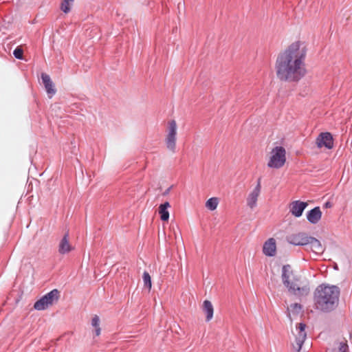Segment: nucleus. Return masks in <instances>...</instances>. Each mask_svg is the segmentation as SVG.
I'll use <instances>...</instances> for the list:
<instances>
[{
    "mask_svg": "<svg viewBox=\"0 0 352 352\" xmlns=\"http://www.w3.org/2000/svg\"><path fill=\"white\" fill-rule=\"evenodd\" d=\"M340 288L335 285H319L314 292L316 307L323 312L334 310L339 302Z\"/></svg>",
    "mask_w": 352,
    "mask_h": 352,
    "instance_id": "obj_1",
    "label": "nucleus"
},
{
    "mask_svg": "<svg viewBox=\"0 0 352 352\" xmlns=\"http://www.w3.org/2000/svg\"><path fill=\"white\" fill-rule=\"evenodd\" d=\"M289 267L290 266L287 265V293L300 300L309 295V284L305 278L294 274L292 271L289 272Z\"/></svg>",
    "mask_w": 352,
    "mask_h": 352,
    "instance_id": "obj_2",
    "label": "nucleus"
},
{
    "mask_svg": "<svg viewBox=\"0 0 352 352\" xmlns=\"http://www.w3.org/2000/svg\"><path fill=\"white\" fill-rule=\"evenodd\" d=\"M306 74L305 61L287 58V81L297 82Z\"/></svg>",
    "mask_w": 352,
    "mask_h": 352,
    "instance_id": "obj_3",
    "label": "nucleus"
},
{
    "mask_svg": "<svg viewBox=\"0 0 352 352\" xmlns=\"http://www.w3.org/2000/svg\"><path fill=\"white\" fill-rule=\"evenodd\" d=\"M286 151L281 146H275L271 151V156L267 162V166L271 168H280L286 162Z\"/></svg>",
    "mask_w": 352,
    "mask_h": 352,
    "instance_id": "obj_4",
    "label": "nucleus"
},
{
    "mask_svg": "<svg viewBox=\"0 0 352 352\" xmlns=\"http://www.w3.org/2000/svg\"><path fill=\"white\" fill-rule=\"evenodd\" d=\"M307 54V48L304 43L296 41L292 43L287 49V58L289 60H298L305 61Z\"/></svg>",
    "mask_w": 352,
    "mask_h": 352,
    "instance_id": "obj_5",
    "label": "nucleus"
},
{
    "mask_svg": "<svg viewBox=\"0 0 352 352\" xmlns=\"http://www.w3.org/2000/svg\"><path fill=\"white\" fill-rule=\"evenodd\" d=\"M58 298L59 292L58 289H54L36 301L34 305V308L38 311L45 310L47 309L49 306L52 305L54 302H56Z\"/></svg>",
    "mask_w": 352,
    "mask_h": 352,
    "instance_id": "obj_6",
    "label": "nucleus"
},
{
    "mask_svg": "<svg viewBox=\"0 0 352 352\" xmlns=\"http://www.w3.org/2000/svg\"><path fill=\"white\" fill-rule=\"evenodd\" d=\"M168 133L166 137L165 142L167 148L173 153H175L177 140V124L175 120L168 122Z\"/></svg>",
    "mask_w": 352,
    "mask_h": 352,
    "instance_id": "obj_7",
    "label": "nucleus"
},
{
    "mask_svg": "<svg viewBox=\"0 0 352 352\" xmlns=\"http://www.w3.org/2000/svg\"><path fill=\"white\" fill-rule=\"evenodd\" d=\"M276 74L278 78L281 80H286V51L280 53L277 58L276 64Z\"/></svg>",
    "mask_w": 352,
    "mask_h": 352,
    "instance_id": "obj_8",
    "label": "nucleus"
},
{
    "mask_svg": "<svg viewBox=\"0 0 352 352\" xmlns=\"http://www.w3.org/2000/svg\"><path fill=\"white\" fill-rule=\"evenodd\" d=\"M306 325L304 323H299L298 326L296 328V331H298L297 335L296 336V343L292 344L293 349L296 351V352H300L301 347L305 340L307 337V333L305 332Z\"/></svg>",
    "mask_w": 352,
    "mask_h": 352,
    "instance_id": "obj_9",
    "label": "nucleus"
},
{
    "mask_svg": "<svg viewBox=\"0 0 352 352\" xmlns=\"http://www.w3.org/2000/svg\"><path fill=\"white\" fill-rule=\"evenodd\" d=\"M316 144L318 148H332L333 146V139L331 134L329 132L320 133L316 139Z\"/></svg>",
    "mask_w": 352,
    "mask_h": 352,
    "instance_id": "obj_10",
    "label": "nucleus"
},
{
    "mask_svg": "<svg viewBox=\"0 0 352 352\" xmlns=\"http://www.w3.org/2000/svg\"><path fill=\"white\" fill-rule=\"evenodd\" d=\"M307 206V202L300 200L293 201L289 204V212L295 217H300Z\"/></svg>",
    "mask_w": 352,
    "mask_h": 352,
    "instance_id": "obj_11",
    "label": "nucleus"
},
{
    "mask_svg": "<svg viewBox=\"0 0 352 352\" xmlns=\"http://www.w3.org/2000/svg\"><path fill=\"white\" fill-rule=\"evenodd\" d=\"M261 179L259 178L256 186L247 198V205L252 209L256 206L258 197L261 192Z\"/></svg>",
    "mask_w": 352,
    "mask_h": 352,
    "instance_id": "obj_12",
    "label": "nucleus"
},
{
    "mask_svg": "<svg viewBox=\"0 0 352 352\" xmlns=\"http://www.w3.org/2000/svg\"><path fill=\"white\" fill-rule=\"evenodd\" d=\"M276 251V240L274 238L268 239L263 244V253L267 256H274Z\"/></svg>",
    "mask_w": 352,
    "mask_h": 352,
    "instance_id": "obj_13",
    "label": "nucleus"
},
{
    "mask_svg": "<svg viewBox=\"0 0 352 352\" xmlns=\"http://www.w3.org/2000/svg\"><path fill=\"white\" fill-rule=\"evenodd\" d=\"M74 248L69 241V233L66 232L58 244V252L60 254H66L73 250Z\"/></svg>",
    "mask_w": 352,
    "mask_h": 352,
    "instance_id": "obj_14",
    "label": "nucleus"
},
{
    "mask_svg": "<svg viewBox=\"0 0 352 352\" xmlns=\"http://www.w3.org/2000/svg\"><path fill=\"white\" fill-rule=\"evenodd\" d=\"M41 79L42 82L45 86V89L46 90V92L50 96V97H52L56 94V89L54 88V84L52 81L50 76L45 74L42 73L41 74Z\"/></svg>",
    "mask_w": 352,
    "mask_h": 352,
    "instance_id": "obj_15",
    "label": "nucleus"
},
{
    "mask_svg": "<svg viewBox=\"0 0 352 352\" xmlns=\"http://www.w3.org/2000/svg\"><path fill=\"white\" fill-rule=\"evenodd\" d=\"M322 217V212L320 207L316 206L307 213V219L311 224L318 223Z\"/></svg>",
    "mask_w": 352,
    "mask_h": 352,
    "instance_id": "obj_16",
    "label": "nucleus"
},
{
    "mask_svg": "<svg viewBox=\"0 0 352 352\" xmlns=\"http://www.w3.org/2000/svg\"><path fill=\"white\" fill-rule=\"evenodd\" d=\"M309 237L305 233H299L290 237L289 243L294 245H307L309 243Z\"/></svg>",
    "mask_w": 352,
    "mask_h": 352,
    "instance_id": "obj_17",
    "label": "nucleus"
},
{
    "mask_svg": "<svg viewBox=\"0 0 352 352\" xmlns=\"http://www.w3.org/2000/svg\"><path fill=\"white\" fill-rule=\"evenodd\" d=\"M311 250L316 254H321L324 252V248L320 241L314 237H309V243Z\"/></svg>",
    "mask_w": 352,
    "mask_h": 352,
    "instance_id": "obj_18",
    "label": "nucleus"
},
{
    "mask_svg": "<svg viewBox=\"0 0 352 352\" xmlns=\"http://www.w3.org/2000/svg\"><path fill=\"white\" fill-rule=\"evenodd\" d=\"M170 204L168 201L162 204L159 207V213L160 214V219L163 221H166L169 219V212L168 208L170 207Z\"/></svg>",
    "mask_w": 352,
    "mask_h": 352,
    "instance_id": "obj_19",
    "label": "nucleus"
},
{
    "mask_svg": "<svg viewBox=\"0 0 352 352\" xmlns=\"http://www.w3.org/2000/svg\"><path fill=\"white\" fill-rule=\"evenodd\" d=\"M203 309L206 314V321H210L212 318L214 313L213 306L211 302L208 300H204L203 304Z\"/></svg>",
    "mask_w": 352,
    "mask_h": 352,
    "instance_id": "obj_20",
    "label": "nucleus"
},
{
    "mask_svg": "<svg viewBox=\"0 0 352 352\" xmlns=\"http://www.w3.org/2000/svg\"><path fill=\"white\" fill-rule=\"evenodd\" d=\"M337 348H335L332 352H349V345L346 340L336 343Z\"/></svg>",
    "mask_w": 352,
    "mask_h": 352,
    "instance_id": "obj_21",
    "label": "nucleus"
},
{
    "mask_svg": "<svg viewBox=\"0 0 352 352\" xmlns=\"http://www.w3.org/2000/svg\"><path fill=\"white\" fill-rule=\"evenodd\" d=\"M74 0H63L60 3V10L65 14H67L71 10Z\"/></svg>",
    "mask_w": 352,
    "mask_h": 352,
    "instance_id": "obj_22",
    "label": "nucleus"
},
{
    "mask_svg": "<svg viewBox=\"0 0 352 352\" xmlns=\"http://www.w3.org/2000/svg\"><path fill=\"white\" fill-rule=\"evenodd\" d=\"M218 203H219V201L217 197H211L209 199H208V201H206V206L208 209H210L211 210H214L217 208V207L218 206Z\"/></svg>",
    "mask_w": 352,
    "mask_h": 352,
    "instance_id": "obj_23",
    "label": "nucleus"
},
{
    "mask_svg": "<svg viewBox=\"0 0 352 352\" xmlns=\"http://www.w3.org/2000/svg\"><path fill=\"white\" fill-rule=\"evenodd\" d=\"M143 281L144 285L146 287H147L148 289L151 288L152 283H151V278L148 272L146 271H144L143 273Z\"/></svg>",
    "mask_w": 352,
    "mask_h": 352,
    "instance_id": "obj_24",
    "label": "nucleus"
},
{
    "mask_svg": "<svg viewBox=\"0 0 352 352\" xmlns=\"http://www.w3.org/2000/svg\"><path fill=\"white\" fill-rule=\"evenodd\" d=\"M23 50L19 47H16L13 52V54H14V57L19 60L23 59Z\"/></svg>",
    "mask_w": 352,
    "mask_h": 352,
    "instance_id": "obj_25",
    "label": "nucleus"
},
{
    "mask_svg": "<svg viewBox=\"0 0 352 352\" xmlns=\"http://www.w3.org/2000/svg\"><path fill=\"white\" fill-rule=\"evenodd\" d=\"M91 325L95 328L100 327V318L97 315H95L93 317L91 320Z\"/></svg>",
    "mask_w": 352,
    "mask_h": 352,
    "instance_id": "obj_26",
    "label": "nucleus"
},
{
    "mask_svg": "<svg viewBox=\"0 0 352 352\" xmlns=\"http://www.w3.org/2000/svg\"><path fill=\"white\" fill-rule=\"evenodd\" d=\"M292 311L298 314L302 309V306L299 303H294L292 305Z\"/></svg>",
    "mask_w": 352,
    "mask_h": 352,
    "instance_id": "obj_27",
    "label": "nucleus"
},
{
    "mask_svg": "<svg viewBox=\"0 0 352 352\" xmlns=\"http://www.w3.org/2000/svg\"><path fill=\"white\" fill-rule=\"evenodd\" d=\"M282 280L284 285H286V265L282 267Z\"/></svg>",
    "mask_w": 352,
    "mask_h": 352,
    "instance_id": "obj_28",
    "label": "nucleus"
},
{
    "mask_svg": "<svg viewBox=\"0 0 352 352\" xmlns=\"http://www.w3.org/2000/svg\"><path fill=\"white\" fill-rule=\"evenodd\" d=\"M101 329L100 327L95 328V334L96 336H98L100 334Z\"/></svg>",
    "mask_w": 352,
    "mask_h": 352,
    "instance_id": "obj_29",
    "label": "nucleus"
},
{
    "mask_svg": "<svg viewBox=\"0 0 352 352\" xmlns=\"http://www.w3.org/2000/svg\"><path fill=\"white\" fill-rule=\"evenodd\" d=\"M324 206L325 208H329L331 206V204L330 202H327L325 204H324Z\"/></svg>",
    "mask_w": 352,
    "mask_h": 352,
    "instance_id": "obj_30",
    "label": "nucleus"
},
{
    "mask_svg": "<svg viewBox=\"0 0 352 352\" xmlns=\"http://www.w3.org/2000/svg\"><path fill=\"white\" fill-rule=\"evenodd\" d=\"M333 268H334L335 270H338V265H337V264H335V265H334Z\"/></svg>",
    "mask_w": 352,
    "mask_h": 352,
    "instance_id": "obj_31",
    "label": "nucleus"
},
{
    "mask_svg": "<svg viewBox=\"0 0 352 352\" xmlns=\"http://www.w3.org/2000/svg\"><path fill=\"white\" fill-rule=\"evenodd\" d=\"M170 188H168V189L166 190V192H164V194H165V195H166V194H168V193L169 192V191H170Z\"/></svg>",
    "mask_w": 352,
    "mask_h": 352,
    "instance_id": "obj_32",
    "label": "nucleus"
}]
</instances>
